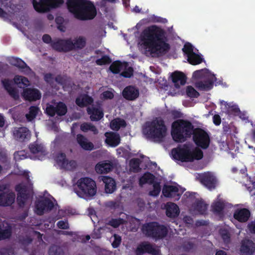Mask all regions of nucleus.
Instances as JSON below:
<instances>
[{
	"instance_id": "1",
	"label": "nucleus",
	"mask_w": 255,
	"mask_h": 255,
	"mask_svg": "<svg viewBox=\"0 0 255 255\" xmlns=\"http://www.w3.org/2000/svg\"><path fill=\"white\" fill-rule=\"evenodd\" d=\"M140 37L142 44L151 54H164L170 49L165 31L155 25L144 29Z\"/></svg>"
},
{
	"instance_id": "20",
	"label": "nucleus",
	"mask_w": 255,
	"mask_h": 255,
	"mask_svg": "<svg viewBox=\"0 0 255 255\" xmlns=\"http://www.w3.org/2000/svg\"><path fill=\"white\" fill-rule=\"evenodd\" d=\"M216 79V77L213 75L211 78L197 82L196 83V86L200 90L209 91L213 88L214 82Z\"/></svg>"
},
{
	"instance_id": "25",
	"label": "nucleus",
	"mask_w": 255,
	"mask_h": 255,
	"mask_svg": "<svg viewBox=\"0 0 255 255\" xmlns=\"http://www.w3.org/2000/svg\"><path fill=\"white\" fill-rule=\"evenodd\" d=\"M102 181L105 184L106 193L112 194L116 190L117 184L113 178L109 176H103Z\"/></svg>"
},
{
	"instance_id": "36",
	"label": "nucleus",
	"mask_w": 255,
	"mask_h": 255,
	"mask_svg": "<svg viewBox=\"0 0 255 255\" xmlns=\"http://www.w3.org/2000/svg\"><path fill=\"white\" fill-rule=\"evenodd\" d=\"M80 129L84 132L91 131L94 134H97L99 132L97 128L90 123H84L82 124L80 126Z\"/></svg>"
},
{
	"instance_id": "38",
	"label": "nucleus",
	"mask_w": 255,
	"mask_h": 255,
	"mask_svg": "<svg viewBox=\"0 0 255 255\" xmlns=\"http://www.w3.org/2000/svg\"><path fill=\"white\" fill-rule=\"evenodd\" d=\"M39 108L37 106H32L29 109V112L26 114L25 117L28 121H33L38 114Z\"/></svg>"
},
{
	"instance_id": "14",
	"label": "nucleus",
	"mask_w": 255,
	"mask_h": 255,
	"mask_svg": "<svg viewBox=\"0 0 255 255\" xmlns=\"http://www.w3.org/2000/svg\"><path fill=\"white\" fill-rule=\"evenodd\" d=\"M22 96L25 100L32 102L40 99L41 94L38 89L27 88L23 90Z\"/></svg>"
},
{
	"instance_id": "2",
	"label": "nucleus",
	"mask_w": 255,
	"mask_h": 255,
	"mask_svg": "<svg viewBox=\"0 0 255 255\" xmlns=\"http://www.w3.org/2000/svg\"><path fill=\"white\" fill-rule=\"evenodd\" d=\"M67 6L69 11L80 20H92L97 15L95 5L88 0H67Z\"/></svg>"
},
{
	"instance_id": "6",
	"label": "nucleus",
	"mask_w": 255,
	"mask_h": 255,
	"mask_svg": "<svg viewBox=\"0 0 255 255\" xmlns=\"http://www.w3.org/2000/svg\"><path fill=\"white\" fill-rule=\"evenodd\" d=\"M141 230L146 237L155 240L163 239L167 235L168 232L166 226L157 222H150L143 224Z\"/></svg>"
},
{
	"instance_id": "58",
	"label": "nucleus",
	"mask_w": 255,
	"mask_h": 255,
	"mask_svg": "<svg viewBox=\"0 0 255 255\" xmlns=\"http://www.w3.org/2000/svg\"><path fill=\"white\" fill-rule=\"evenodd\" d=\"M77 238H74L72 239L73 242H81L82 243H85L86 241H88L90 239V237L89 235H86V236H80L79 235H76Z\"/></svg>"
},
{
	"instance_id": "12",
	"label": "nucleus",
	"mask_w": 255,
	"mask_h": 255,
	"mask_svg": "<svg viewBox=\"0 0 255 255\" xmlns=\"http://www.w3.org/2000/svg\"><path fill=\"white\" fill-rule=\"evenodd\" d=\"M72 40L71 38H58L53 40L51 46L56 51L59 52H68L72 51Z\"/></svg>"
},
{
	"instance_id": "22",
	"label": "nucleus",
	"mask_w": 255,
	"mask_h": 255,
	"mask_svg": "<svg viewBox=\"0 0 255 255\" xmlns=\"http://www.w3.org/2000/svg\"><path fill=\"white\" fill-rule=\"evenodd\" d=\"M166 215L170 218H175L180 213L179 207L175 203L168 202L165 206Z\"/></svg>"
},
{
	"instance_id": "54",
	"label": "nucleus",
	"mask_w": 255,
	"mask_h": 255,
	"mask_svg": "<svg viewBox=\"0 0 255 255\" xmlns=\"http://www.w3.org/2000/svg\"><path fill=\"white\" fill-rule=\"evenodd\" d=\"M182 51L187 57L194 53L193 51V46L190 43H187L184 45Z\"/></svg>"
},
{
	"instance_id": "19",
	"label": "nucleus",
	"mask_w": 255,
	"mask_h": 255,
	"mask_svg": "<svg viewBox=\"0 0 255 255\" xmlns=\"http://www.w3.org/2000/svg\"><path fill=\"white\" fill-rule=\"evenodd\" d=\"M171 78L176 88H179L181 85H185L187 80L186 76L183 72L178 71L172 73Z\"/></svg>"
},
{
	"instance_id": "48",
	"label": "nucleus",
	"mask_w": 255,
	"mask_h": 255,
	"mask_svg": "<svg viewBox=\"0 0 255 255\" xmlns=\"http://www.w3.org/2000/svg\"><path fill=\"white\" fill-rule=\"evenodd\" d=\"M125 223L126 221L124 219L121 218H118L117 219H112L109 221L108 224L114 228H117L120 225L124 224Z\"/></svg>"
},
{
	"instance_id": "42",
	"label": "nucleus",
	"mask_w": 255,
	"mask_h": 255,
	"mask_svg": "<svg viewBox=\"0 0 255 255\" xmlns=\"http://www.w3.org/2000/svg\"><path fill=\"white\" fill-rule=\"evenodd\" d=\"M123 68L121 61L117 60L113 62L110 66V70L114 74H119Z\"/></svg>"
},
{
	"instance_id": "57",
	"label": "nucleus",
	"mask_w": 255,
	"mask_h": 255,
	"mask_svg": "<svg viewBox=\"0 0 255 255\" xmlns=\"http://www.w3.org/2000/svg\"><path fill=\"white\" fill-rule=\"evenodd\" d=\"M140 160L138 158H133L130 160V166L134 170H138L139 168Z\"/></svg>"
},
{
	"instance_id": "34",
	"label": "nucleus",
	"mask_w": 255,
	"mask_h": 255,
	"mask_svg": "<svg viewBox=\"0 0 255 255\" xmlns=\"http://www.w3.org/2000/svg\"><path fill=\"white\" fill-rule=\"evenodd\" d=\"M126 126L125 120L120 118L113 120L110 123L111 128L115 131H118L121 128H125Z\"/></svg>"
},
{
	"instance_id": "62",
	"label": "nucleus",
	"mask_w": 255,
	"mask_h": 255,
	"mask_svg": "<svg viewBox=\"0 0 255 255\" xmlns=\"http://www.w3.org/2000/svg\"><path fill=\"white\" fill-rule=\"evenodd\" d=\"M32 240L28 237H23L19 240V242L22 245L27 246L31 243Z\"/></svg>"
},
{
	"instance_id": "40",
	"label": "nucleus",
	"mask_w": 255,
	"mask_h": 255,
	"mask_svg": "<svg viewBox=\"0 0 255 255\" xmlns=\"http://www.w3.org/2000/svg\"><path fill=\"white\" fill-rule=\"evenodd\" d=\"M56 114L59 116H64L67 112V108L65 103L59 102L55 106Z\"/></svg>"
},
{
	"instance_id": "13",
	"label": "nucleus",
	"mask_w": 255,
	"mask_h": 255,
	"mask_svg": "<svg viewBox=\"0 0 255 255\" xmlns=\"http://www.w3.org/2000/svg\"><path fill=\"white\" fill-rule=\"evenodd\" d=\"M54 207V203L49 198H44L35 202V213L37 215L41 216L45 212L51 211Z\"/></svg>"
},
{
	"instance_id": "26",
	"label": "nucleus",
	"mask_w": 255,
	"mask_h": 255,
	"mask_svg": "<svg viewBox=\"0 0 255 255\" xmlns=\"http://www.w3.org/2000/svg\"><path fill=\"white\" fill-rule=\"evenodd\" d=\"M76 140L81 147L84 150L91 151L94 149V146L93 143L89 141L88 139L81 134H78L77 135Z\"/></svg>"
},
{
	"instance_id": "45",
	"label": "nucleus",
	"mask_w": 255,
	"mask_h": 255,
	"mask_svg": "<svg viewBox=\"0 0 255 255\" xmlns=\"http://www.w3.org/2000/svg\"><path fill=\"white\" fill-rule=\"evenodd\" d=\"M11 236V230L8 227L5 229H2L1 225L0 224V241L9 238Z\"/></svg>"
},
{
	"instance_id": "61",
	"label": "nucleus",
	"mask_w": 255,
	"mask_h": 255,
	"mask_svg": "<svg viewBox=\"0 0 255 255\" xmlns=\"http://www.w3.org/2000/svg\"><path fill=\"white\" fill-rule=\"evenodd\" d=\"M57 227L61 229H68L69 228L68 222L63 220L59 221L57 223Z\"/></svg>"
},
{
	"instance_id": "50",
	"label": "nucleus",
	"mask_w": 255,
	"mask_h": 255,
	"mask_svg": "<svg viewBox=\"0 0 255 255\" xmlns=\"http://www.w3.org/2000/svg\"><path fill=\"white\" fill-rule=\"evenodd\" d=\"M153 185V190L149 192V195L153 197H157L159 195L161 191V186L159 182H155Z\"/></svg>"
},
{
	"instance_id": "3",
	"label": "nucleus",
	"mask_w": 255,
	"mask_h": 255,
	"mask_svg": "<svg viewBox=\"0 0 255 255\" xmlns=\"http://www.w3.org/2000/svg\"><path fill=\"white\" fill-rule=\"evenodd\" d=\"M194 126L191 122L183 119L174 121L171 126V135L177 142H184L193 134Z\"/></svg>"
},
{
	"instance_id": "8",
	"label": "nucleus",
	"mask_w": 255,
	"mask_h": 255,
	"mask_svg": "<svg viewBox=\"0 0 255 255\" xmlns=\"http://www.w3.org/2000/svg\"><path fill=\"white\" fill-rule=\"evenodd\" d=\"M34 9L38 12H45L60 6L63 0H32Z\"/></svg>"
},
{
	"instance_id": "11",
	"label": "nucleus",
	"mask_w": 255,
	"mask_h": 255,
	"mask_svg": "<svg viewBox=\"0 0 255 255\" xmlns=\"http://www.w3.org/2000/svg\"><path fill=\"white\" fill-rule=\"evenodd\" d=\"M7 186L6 184L0 183V206L9 207L15 201V194L12 191H5Z\"/></svg>"
},
{
	"instance_id": "41",
	"label": "nucleus",
	"mask_w": 255,
	"mask_h": 255,
	"mask_svg": "<svg viewBox=\"0 0 255 255\" xmlns=\"http://www.w3.org/2000/svg\"><path fill=\"white\" fill-rule=\"evenodd\" d=\"M55 160L57 164L62 167H65L68 163L65 153L63 152L59 153L56 155Z\"/></svg>"
},
{
	"instance_id": "32",
	"label": "nucleus",
	"mask_w": 255,
	"mask_h": 255,
	"mask_svg": "<svg viewBox=\"0 0 255 255\" xmlns=\"http://www.w3.org/2000/svg\"><path fill=\"white\" fill-rule=\"evenodd\" d=\"M155 176L149 172H145L139 179V184L142 186L148 183L150 185L153 184L155 182Z\"/></svg>"
},
{
	"instance_id": "33",
	"label": "nucleus",
	"mask_w": 255,
	"mask_h": 255,
	"mask_svg": "<svg viewBox=\"0 0 255 255\" xmlns=\"http://www.w3.org/2000/svg\"><path fill=\"white\" fill-rule=\"evenodd\" d=\"M74 42L72 41V51L75 49H82L86 45V39L82 36H79L76 38Z\"/></svg>"
},
{
	"instance_id": "52",
	"label": "nucleus",
	"mask_w": 255,
	"mask_h": 255,
	"mask_svg": "<svg viewBox=\"0 0 255 255\" xmlns=\"http://www.w3.org/2000/svg\"><path fill=\"white\" fill-rule=\"evenodd\" d=\"M227 112L230 115H233L234 116H238L240 113V110L238 106L236 105H234L232 106H230V105H227Z\"/></svg>"
},
{
	"instance_id": "4",
	"label": "nucleus",
	"mask_w": 255,
	"mask_h": 255,
	"mask_svg": "<svg viewBox=\"0 0 255 255\" xmlns=\"http://www.w3.org/2000/svg\"><path fill=\"white\" fill-rule=\"evenodd\" d=\"M166 130L164 121L156 118L151 122L145 123L142 132L147 138L161 140L165 136Z\"/></svg>"
},
{
	"instance_id": "51",
	"label": "nucleus",
	"mask_w": 255,
	"mask_h": 255,
	"mask_svg": "<svg viewBox=\"0 0 255 255\" xmlns=\"http://www.w3.org/2000/svg\"><path fill=\"white\" fill-rule=\"evenodd\" d=\"M186 95L190 98H198L199 96V93L191 86H188L186 87Z\"/></svg>"
},
{
	"instance_id": "27",
	"label": "nucleus",
	"mask_w": 255,
	"mask_h": 255,
	"mask_svg": "<svg viewBox=\"0 0 255 255\" xmlns=\"http://www.w3.org/2000/svg\"><path fill=\"white\" fill-rule=\"evenodd\" d=\"M240 251L243 254L247 255H252L255 252V243L250 240L243 242Z\"/></svg>"
},
{
	"instance_id": "21",
	"label": "nucleus",
	"mask_w": 255,
	"mask_h": 255,
	"mask_svg": "<svg viewBox=\"0 0 255 255\" xmlns=\"http://www.w3.org/2000/svg\"><path fill=\"white\" fill-rule=\"evenodd\" d=\"M106 143L112 147H116L120 143L121 138L119 134L113 132L105 133Z\"/></svg>"
},
{
	"instance_id": "46",
	"label": "nucleus",
	"mask_w": 255,
	"mask_h": 255,
	"mask_svg": "<svg viewBox=\"0 0 255 255\" xmlns=\"http://www.w3.org/2000/svg\"><path fill=\"white\" fill-rule=\"evenodd\" d=\"M221 238L225 244H228L231 242V234L227 229H221L219 231Z\"/></svg>"
},
{
	"instance_id": "24",
	"label": "nucleus",
	"mask_w": 255,
	"mask_h": 255,
	"mask_svg": "<svg viewBox=\"0 0 255 255\" xmlns=\"http://www.w3.org/2000/svg\"><path fill=\"white\" fill-rule=\"evenodd\" d=\"M9 63L10 65L16 67L23 72H29L31 71L30 68L20 58L12 57L9 59Z\"/></svg>"
},
{
	"instance_id": "63",
	"label": "nucleus",
	"mask_w": 255,
	"mask_h": 255,
	"mask_svg": "<svg viewBox=\"0 0 255 255\" xmlns=\"http://www.w3.org/2000/svg\"><path fill=\"white\" fill-rule=\"evenodd\" d=\"M170 114L171 115V117L174 119L180 118L182 117V113L180 112L177 110H172L170 112Z\"/></svg>"
},
{
	"instance_id": "49",
	"label": "nucleus",
	"mask_w": 255,
	"mask_h": 255,
	"mask_svg": "<svg viewBox=\"0 0 255 255\" xmlns=\"http://www.w3.org/2000/svg\"><path fill=\"white\" fill-rule=\"evenodd\" d=\"M93 102V99L91 97L86 96L85 98H77L76 99V104L79 107H83L85 105V102L90 104Z\"/></svg>"
},
{
	"instance_id": "31",
	"label": "nucleus",
	"mask_w": 255,
	"mask_h": 255,
	"mask_svg": "<svg viewBox=\"0 0 255 255\" xmlns=\"http://www.w3.org/2000/svg\"><path fill=\"white\" fill-rule=\"evenodd\" d=\"M87 113L90 115V118L92 121H98L104 117L103 111L95 107L87 108Z\"/></svg>"
},
{
	"instance_id": "28",
	"label": "nucleus",
	"mask_w": 255,
	"mask_h": 255,
	"mask_svg": "<svg viewBox=\"0 0 255 255\" xmlns=\"http://www.w3.org/2000/svg\"><path fill=\"white\" fill-rule=\"evenodd\" d=\"M1 83L4 89L8 94L14 99L18 98V94L17 90L12 86V81L8 79H4L1 81Z\"/></svg>"
},
{
	"instance_id": "53",
	"label": "nucleus",
	"mask_w": 255,
	"mask_h": 255,
	"mask_svg": "<svg viewBox=\"0 0 255 255\" xmlns=\"http://www.w3.org/2000/svg\"><path fill=\"white\" fill-rule=\"evenodd\" d=\"M112 62V60L108 55H104L100 59L96 60V63L98 65L102 66L106 64H109Z\"/></svg>"
},
{
	"instance_id": "55",
	"label": "nucleus",
	"mask_w": 255,
	"mask_h": 255,
	"mask_svg": "<svg viewBox=\"0 0 255 255\" xmlns=\"http://www.w3.org/2000/svg\"><path fill=\"white\" fill-rule=\"evenodd\" d=\"M45 113L50 117H53L56 114L55 107L52 105L47 104Z\"/></svg>"
},
{
	"instance_id": "47",
	"label": "nucleus",
	"mask_w": 255,
	"mask_h": 255,
	"mask_svg": "<svg viewBox=\"0 0 255 255\" xmlns=\"http://www.w3.org/2000/svg\"><path fill=\"white\" fill-rule=\"evenodd\" d=\"M212 210L214 213L220 214L222 213L224 208L225 204L223 202L218 201L214 203L212 206Z\"/></svg>"
},
{
	"instance_id": "18",
	"label": "nucleus",
	"mask_w": 255,
	"mask_h": 255,
	"mask_svg": "<svg viewBox=\"0 0 255 255\" xmlns=\"http://www.w3.org/2000/svg\"><path fill=\"white\" fill-rule=\"evenodd\" d=\"M122 95L125 99L133 101L139 96V91L133 86H128L124 89Z\"/></svg>"
},
{
	"instance_id": "59",
	"label": "nucleus",
	"mask_w": 255,
	"mask_h": 255,
	"mask_svg": "<svg viewBox=\"0 0 255 255\" xmlns=\"http://www.w3.org/2000/svg\"><path fill=\"white\" fill-rule=\"evenodd\" d=\"M133 69L129 67L125 71H123L121 75L125 78H130L133 75Z\"/></svg>"
},
{
	"instance_id": "43",
	"label": "nucleus",
	"mask_w": 255,
	"mask_h": 255,
	"mask_svg": "<svg viewBox=\"0 0 255 255\" xmlns=\"http://www.w3.org/2000/svg\"><path fill=\"white\" fill-rule=\"evenodd\" d=\"M141 244L144 253H148L153 255H157V250H156L154 248H153L152 245H151V244L146 242H142L141 243Z\"/></svg>"
},
{
	"instance_id": "56",
	"label": "nucleus",
	"mask_w": 255,
	"mask_h": 255,
	"mask_svg": "<svg viewBox=\"0 0 255 255\" xmlns=\"http://www.w3.org/2000/svg\"><path fill=\"white\" fill-rule=\"evenodd\" d=\"M114 241L112 243V247L114 248H117L119 247L122 242L121 237L117 234L114 235Z\"/></svg>"
},
{
	"instance_id": "64",
	"label": "nucleus",
	"mask_w": 255,
	"mask_h": 255,
	"mask_svg": "<svg viewBox=\"0 0 255 255\" xmlns=\"http://www.w3.org/2000/svg\"><path fill=\"white\" fill-rule=\"evenodd\" d=\"M103 98L105 99L111 100L114 98V94L110 91H106L102 93Z\"/></svg>"
},
{
	"instance_id": "37",
	"label": "nucleus",
	"mask_w": 255,
	"mask_h": 255,
	"mask_svg": "<svg viewBox=\"0 0 255 255\" xmlns=\"http://www.w3.org/2000/svg\"><path fill=\"white\" fill-rule=\"evenodd\" d=\"M187 61L190 64L196 65L201 63L203 61V58L194 52L187 57Z\"/></svg>"
},
{
	"instance_id": "16",
	"label": "nucleus",
	"mask_w": 255,
	"mask_h": 255,
	"mask_svg": "<svg viewBox=\"0 0 255 255\" xmlns=\"http://www.w3.org/2000/svg\"><path fill=\"white\" fill-rule=\"evenodd\" d=\"M14 137L19 141L22 142L28 140L30 137V132L25 127L15 128L13 132Z\"/></svg>"
},
{
	"instance_id": "39",
	"label": "nucleus",
	"mask_w": 255,
	"mask_h": 255,
	"mask_svg": "<svg viewBox=\"0 0 255 255\" xmlns=\"http://www.w3.org/2000/svg\"><path fill=\"white\" fill-rule=\"evenodd\" d=\"M49 255H64L65 252L63 249L57 245L51 246L48 250Z\"/></svg>"
},
{
	"instance_id": "30",
	"label": "nucleus",
	"mask_w": 255,
	"mask_h": 255,
	"mask_svg": "<svg viewBox=\"0 0 255 255\" xmlns=\"http://www.w3.org/2000/svg\"><path fill=\"white\" fill-rule=\"evenodd\" d=\"M113 168V163L108 161L98 163L95 166V170L98 173H107L112 171Z\"/></svg>"
},
{
	"instance_id": "29",
	"label": "nucleus",
	"mask_w": 255,
	"mask_h": 255,
	"mask_svg": "<svg viewBox=\"0 0 255 255\" xmlns=\"http://www.w3.org/2000/svg\"><path fill=\"white\" fill-rule=\"evenodd\" d=\"M55 81L62 85L64 90L71 88L73 84L71 78L66 75H58L56 76Z\"/></svg>"
},
{
	"instance_id": "23",
	"label": "nucleus",
	"mask_w": 255,
	"mask_h": 255,
	"mask_svg": "<svg viewBox=\"0 0 255 255\" xmlns=\"http://www.w3.org/2000/svg\"><path fill=\"white\" fill-rule=\"evenodd\" d=\"M251 215L250 211L246 208L236 210L234 213V218L241 223L247 222Z\"/></svg>"
},
{
	"instance_id": "10",
	"label": "nucleus",
	"mask_w": 255,
	"mask_h": 255,
	"mask_svg": "<svg viewBox=\"0 0 255 255\" xmlns=\"http://www.w3.org/2000/svg\"><path fill=\"white\" fill-rule=\"evenodd\" d=\"M193 140L195 144L202 149L207 148L210 143L209 134L201 128H195L193 132Z\"/></svg>"
},
{
	"instance_id": "15",
	"label": "nucleus",
	"mask_w": 255,
	"mask_h": 255,
	"mask_svg": "<svg viewBox=\"0 0 255 255\" xmlns=\"http://www.w3.org/2000/svg\"><path fill=\"white\" fill-rule=\"evenodd\" d=\"M162 192L164 197L174 198L175 200H178L181 196L178 188L173 185H164Z\"/></svg>"
},
{
	"instance_id": "7",
	"label": "nucleus",
	"mask_w": 255,
	"mask_h": 255,
	"mask_svg": "<svg viewBox=\"0 0 255 255\" xmlns=\"http://www.w3.org/2000/svg\"><path fill=\"white\" fill-rule=\"evenodd\" d=\"M79 190L77 195L82 197L94 196L97 193L96 182L90 177H82L77 182Z\"/></svg>"
},
{
	"instance_id": "60",
	"label": "nucleus",
	"mask_w": 255,
	"mask_h": 255,
	"mask_svg": "<svg viewBox=\"0 0 255 255\" xmlns=\"http://www.w3.org/2000/svg\"><path fill=\"white\" fill-rule=\"evenodd\" d=\"M195 244L191 242H185L183 245V248L186 252H189L195 248Z\"/></svg>"
},
{
	"instance_id": "44",
	"label": "nucleus",
	"mask_w": 255,
	"mask_h": 255,
	"mask_svg": "<svg viewBox=\"0 0 255 255\" xmlns=\"http://www.w3.org/2000/svg\"><path fill=\"white\" fill-rule=\"evenodd\" d=\"M30 152L33 154L45 152L44 147L41 144L37 143H31L29 146Z\"/></svg>"
},
{
	"instance_id": "35",
	"label": "nucleus",
	"mask_w": 255,
	"mask_h": 255,
	"mask_svg": "<svg viewBox=\"0 0 255 255\" xmlns=\"http://www.w3.org/2000/svg\"><path fill=\"white\" fill-rule=\"evenodd\" d=\"M193 206L194 209L201 214H203L207 210V205L202 199H196Z\"/></svg>"
},
{
	"instance_id": "17",
	"label": "nucleus",
	"mask_w": 255,
	"mask_h": 255,
	"mask_svg": "<svg viewBox=\"0 0 255 255\" xmlns=\"http://www.w3.org/2000/svg\"><path fill=\"white\" fill-rule=\"evenodd\" d=\"M201 183L210 190L216 187V179L210 173H205L200 176Z\"/></svg>"
},
{
	"instance_id": "5",
	"label": "nucleus",
	"mask_w": 255,
	"mask_h": 255,
	"mask_svg": "<svg viewBox=\"0 0 255 255\" xmlns=\"http://www.w3.org/2000/svg\"><path fill=\"white\" fill-rule=\"evenodd\" d=\"M173 158L181 162H192L195 160H200L203 157V151L200 149L192 151L190 147L184 144L182 147H177L172 149Z\"/></svg>"
},
{
	"instance_id": "9",
	"label": "nucleus",
	"mask_w": 255,
	"mask_h": 255,
	"mask_svg": "<svg viewBox=\"0 0 255 255\" xmlns=\"http://www.w3.org/2000/svg\"><path fill=\"white\" fill-rule=\"evenodd\" d=\"M15 190L17 193V202L19 207H23L26 201L30 198L32 192L31 185L19 183L15 187Z\"/></svg>"
}]
</instances>
